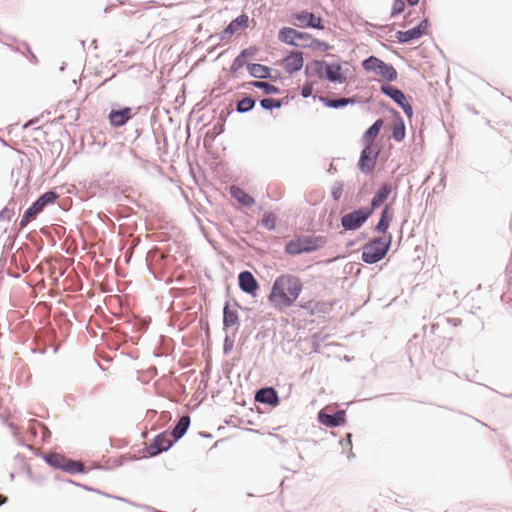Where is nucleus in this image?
I'll use <instances>...</instances> for the list:
<instances>
[{
  "mask_svg": "<svg viewBox=\"0 0 512 512\" xmlns=\"http://www.w3.org/2000/svg\"><path fill=\"white\" fill-rule=\"evenodd\" d=\"M46 461L52 467L62 469L69 473H81L84 471V465L82 462L68 459L58 453L49 454L46 456Z\"/></svg>",
  "mask_w": 512,
  "mask_h": 512,
  "instance_id": "obj_7",
  "label": "nucleus"
},
{
  "mask_svg": "<svg viewBox=\"0 0 512 512\" xmlns=\"http://www.w3.org/2000/svg\"><path fill=\"white\" fill-rule=\"evenodd\" d=\"M222 132V125H220L218 133Z\"/></svg>",
  "mask_w": 512,
  "mask_h": 512,
  "instance_id": "obj_41",
  "label": "nucleus"
},
{
  "mask_svg": "<svg viewBox=\"0 0 512 512\" xmlns=\"http://www.w3.org/2000/svg\"><path fill=\"white\" fill-rule=\"evenodd\" d=\"M262 225L268 230H273L276 227V216L273 213L266 214L262 220Z\"/></svg>",
  "mask_w": 512,
  "mask_h": 512,
  "instance_id": "obj_32",
  "label": "nucleus"
},
{
  "mask_svg": "<svg viewBox=\"0 0 512 512\" xmlns=\"http://www.w3.org/2000/svg\"><path fill=\"white\" fill-rule=\"evenodd\" d=\"M391 191H392L391 185L388 183H383L380 186V188L377 190L375 195L373 196V198L371 200V206L368 207V209H372V212H373L374 209H376L380 205H382L387 200Z\"/></svg>",
  "mask_w": 512,
  "mask_h": 512,
  "instance_id": "obj_18",
  "label": "nucleus"
},
{
  "mask_svg": "<svg viewBox=\"0 0 512 512\" xmlns=\"http://www.w3.org/2000/svg\"><path fill=\"white\" fill-rule=\"evenodd\" d=\"M392 137L396 141H402L405 137V126L402 120L396 123L392 130Z\"/></svg>",
  "mask_w": 512,
  "mask_h": 512,
  "instance_id": "obj_30",
  "label": "nucleus"
},
{
  "mask_svg": "<svg viewBox=\"0 0 512 512\" xmlns=\"http://www.w3.org/2000/svg\"><path fill=\"white\" fill-rule=\"evenodd\" d=\"M362 66L364 70L375 73L383 80L391 82L397 79L396 69L375 56L365 59L362 62Z\"/></svg>",
  "mask_w": 512,
  "mask_h": 512,
  "instance_id": "obj_5",
  "label": "nucleus"
},
{
  "mask_svg": "<svg viewBox=\"0 0 512 512\" xmlns=\"http://www.w3.org/2000/svg\"><path fill=\"white\" fill-rule=\"evenodd\" d=\"M303 55L299 51L290 52L282 61V66L286 72L292 74L301 70L303 67Z\"/></svg>",
  "mask_w": 512,
  "mask_h": 512,
  "instance_id": "obj_15",
  "label": "nucleus"
},
{
  "mask_svg": "<svg viewBox=\"0 0 512 512\" xmlns=\"http://www.w3.org/2000/svg\"><path fill=\"white\" fill-rule=\"evenodd\" d=\"M392 236L375 238L362 247L361 259L367 264H374L385 257L390 249Z\"/></svg>",
  "mask_w": 512,
  "mask_h": 512,
  "instance_id": "obj_2",
  "label": "nucleus"
},
{
  "mask_svg": "<svg viewBox=\"0 0 512 512\" xmlns=\"http://www.w3.org/2000/svg\"><path fill=\"white\" fill-rule=\"evenodd\" d=\"M254 104L255 102L252 98L245 97L238 102L237 110L239 112H247L253 108Z\"/></svg>",
  "mask_w": 512,
  "mask_h": 512,
  "instance_id": "obj_31",
  "label": "nucleus"
},
{
  "mask_svg": "<svg viewBox=\"0 0 512 512\" xmlns=\"http://www.w3.org/2000/svg\"><path fill=\"white\" fill-rule=\"evenodd\" d=\"M383 124L384 121L382 119H378L366 130L362 137L364 146L373 147L374 140L378 136Z\"/></svg>",
  "mask_w": 512,
  "mask_h": 512,
  "instance_id": "obj_19",
  "label": "nucleus"
},
{
  "mask_svg": "<svg viewBox=\"0 0 512 512\" xmlns=\"http://www.w3.org/2000/svg\"><path fill=\"white\" fill-rule=\"evenodd\" d=\"M302 40L304 41L303 44L310 43V40H308V39H302Z\"/></svg>",
  "mask_w": 512,
  "mask_h": 512,
  "instance_id": "obj_39",
  "label": "nucleus"
},
{
  "mask_svg": "<svg viewBox=\"0 0 512 512\" xmlns=\"http://www.w3.org/2000/svg\"><path fill=\"white\" fill-rule=\"evenodd\" d=\"M378 154V149L364 146L359 159V169L364 173H370L375 167Z\"/></svg>",
  "mask_w": 512,
  "mask_h": 512,
  "instance_id": "obj_12",
  "label": "nucleus"
},
{
  "mask_svg": "<svg viewBox=\"0 0 512 512\" xmlns=\"http://www.w3.org/2000/svg\"><path fill=\"white\" fill-rule=\"evenodd\" d=\"M278 38L280 41L289 45L298 46L296 39H308L310 40V43L302 44V47L319 49L321 51H327L330 48L328 43L313 38L309 33L299 32L290 27H283L280 29Z\"/></svg>",
  "mask_w": 512,
  "mask_h": 512,
  "instance_id": "obj_4",
  "label": "nucleus"
},
{
  "mask_svg": "<svg viewBox=\"0 0 512 512\" xmlns=\"http://www.w3.org/2000/svg\"><path fill=\"white\" fill-rule=\"evenodd\" d=\"M256 400L266 404H276L278 402V396L273 388H263L256 394Z\"/></svg>",
  "mask_w": 512,
  "mask_h": 512,
  "instance_id": "obj_21",
  "label": "nucleus"
},
{
  "mask_svg": "<svg viewBox=\"0 0 512 512\" xmlns=\"http://www.w3.org/2000/svg\"><path fill=\"white\" fill-rule=\"evenodd\" d=\"M312 92H313V86L311 84H306L303 86V88L301 90V95L304 98H307L312 95Z\"/></svg>",
  "mask_w": 512,
  "mask_h": 512,
  "instance_id": "obj_36",
  "label": "nucleus"
},
{
  "mask_svg": "<svg viewBox=\"0 0 512 512\" xmlns=\"http://www.w3.org/2000/svg\"><path fill=\"white\" fill-rule=\"evenodd\" d=\"M230 194L233 198H235L239 203H241L244 206H252L254 204V199L247 194L243 189L231 186L230 187Z\"/></svg>",
  "mask_w": 512,
  "mask_h": 512,
  "instance_id": "obj_22",
  "label": "nucleus"
},
{
  "mask_svg": "<svg viewBox=\"0 0 512 512\" xmlns=\"http://www.w3.org/2000/svg\"><path fill=\"white\" fill-rule=\"evenodd\" d=\"M249 73L256 78L265 79L270 75V69L262 64H250L248 65Z\"/></svg>",
  "mask_w": 512,
  "mask_h": 512,
  "instance_id": "obj_26",
  "label": "nucleus"
},
{
  "mask_svg": "<svg viewBox=\"0 0 512 512\" xmlns=\"http://www.w3.org/2000/svg\"><path fill=\"white\" fill-rule=\"evenodd\" d=\"M319 420L322 424H325L330 427H336L344 424L345 422V413L343 411H339L334 415H329L326 413L319 414Z\"/></svg>",
  "mask_w": 512,
  "mask_h": 512,
  "instance_id": "obj_20",
  "label": "nucleus"
},
{
  "mask_svg": "<svg viewBox=\"0 0 512 512\" xmlns=\"http://www.w3.org/2000/svg\"><path fill=\"white\" fill-rule=\"evenodd\" d=\"M303 290V283L298 276L281 274L273 282L268 295L270 305L276 310L291 307L299 298Z\"/></svg>",
  "mask_w": 512,
  "mask_h": 512,
  "instance_id": "obj_1",
  "label": "nucleus"
},
{
  "mask_svg": "<svg viewBox=\"0 0 512 512\" xmlns=\"http://www.w3.org/2000/svg\"><path fill=\"white\" fill-rule=\"evenodd\" d=\"M427 26V20H423L412 29L407 31H397L395 37L399 42L407 43L411 40L420 38L425 33Z\"/></svg>",
  "mask_w": 512,
  "mask_h": 512,
  "instance_id": "obj_14",
  "label": "nucleus"
},
{
  "mask_svg": "<svg viewBox=\"0 0 512 512\" xmlns=\"http://www.w3.org/2000/svg\"><path fill=\"white\" fill-rule=\"evenodd\" d=\"M392 212H391V209L390 207L387 205L385 206V208L383 209L382 213H381V217H380V220L376 226V230L379 231V232H386V230L389 228V225L392 221Z\"/></svg>",
  "mask_w": 512,
  "mask_h": 512,
  "instance_id": "obj_24",
  "label": "nucleus"
},
{
  "mask_svg": "<svg viewBox=\"0 0 512 512\" xmlns=\"http://www.w3.org/2000/svg\"><path fill=\"white\" fill-rule=\"evenodd\" d=\"M381 92L393 99L400 107L403 108L404 112L408 117L413 114L412 106L408 103L404 93L396 87L391 85H382Z\"/></svg>",
  "mask_w": 512,
  "mask_h": 512,
  "instance_id": "obj_10",
  "label": "nucleus"
},
{
  "mask_svg": "<svg viewBox=\"0 0 512 512\" xmlns=\"http://www.w3.org/2000/svg\"><path fill=\"white\" fill-rule=\"evenodd\" d=\"M405 9V2L403 0H394L392 5L391 15L396 16L402 13Z\"/></svg>",
  "mask_w": 512,
  "mask_h": 512,
  "instance_id": "obj_35",
  "label": "nucleus"
},
{
  "mask_svg": "<svg viewBox=\"0 0 512 512\" xmlns=\"http://www.w3.org/2000/svg\"><path fill=\"white\" fill-rule=\"evenodd\" d=\"M171 435L167 432L159 434L153 442L147 447L148 454L150 456H156L159 453L168 450L173 443Z\"/></svg>",
  "mask_w": 512,
  "mask_h": 512,
  "instance_id": "obj_13",
  "label": "nucleus"
},
{
  "mask_svg": "<svg viewBox=\"0 0 512 512\" xmlns=\"http://www.w3.org/2000/svg\"><path fill=\"white\" fill-rule=\"evenodd\" d=\"M247 53V50H243L242 53H241V56H245Z\"/></svg>",
  "mask_w": 512,
  "mask_h": 512,
  "instance_id": "obj_40",
  "label": "nucleus"
},
{
  "mask_svg": "<svg viewBox=\"0 0 512 512\" xmlns=\"http://www.w3.org/2000/svg\"><path fill=\"white\" fill-rule=\"evenodd\" d=\"M108 118L113 127H121L132 118V110L129 107L120 110H112Z\"/></svg>",
  "mask_w": 512,
  "mask_h": 512,
  "instance_id": "obj_17",
  "label": "nucleus"
},
{
  "mask_svg": "<svg viewBox=\"0 0 512 512\" xmlns=\"http://www.w3.org/2000/svg\"><path fill=\"white\" fill-rule=\"evenodd\" d=\"M252 85L256 88L262 89L265 94H277L279 93V88L269 84L267 82L255 81L252 82Z\"/></svg>",
  "mask_w": 512,
  "mask_h": 512,
  "instance_id": "obj_29",
  "label": "nucleus"
},
{
  "mask_svg": "<svg viewBox=\"0 0 512 512\" xmlns=\"http://www.w3.org/2000/svg\"><path fill=\"white\" fill-rule=\"evenodd\" d=\"M58 198V195L53 192V191H48L46 193H44L43 195H41L38 199H37V204L38 206L42 207V209H44V207L48 204H52L56 201V199Z\"/></svg>",
  "mask_w": 512,
  "mask_h": 512,
  "instance_id": "obj_28",
  "label": "nucleus"
},
{
  "mask_svg": "<svg viewBox=\"0 0 512 512\" xmlns=\"http://www.w3.org/2000/svg\"><path fill=\"white\" fill-rule=\"evenodd\" d=\"M353 100L349 98H341L338 100H327L326 105L333 108H339L346 106L349 103H352Z\"/></svg>",
  "mask_w": 512,
  "mask_h": 512,
  "instance_id": "obj_33",
  "label": "nucleus"
},
{
  "mask_svg": "<svg viewBox=\"0 0 512 512\" xmlns=\"http://www.w3.org/2000/svg\"><path fill=\"white\" fill-rule=\"evenodd\" d=\"M326 242L324 236H300L287 242L285 251L290 255L312 252L323 247Z\"/></svg>",
  "mask_w": 512,
  "mask_h": 512,
  "instance_id": "obj_3",
  "label": "nucleus"
},
{
  "mask_svg": "<svg viewBox=\"0 0 512 512\" xmlns=\"http://www.w3.org/2000/svg\"><path fill=\"white\" fill-rule=\"evenodd\" d=\"M371 215L372 209L362 207L342 216L341 225L345 230H356L360 228Z\"/></svg>",
  "mask_w": 512,
  "mask_h": 512,
  "instance_id": "obj_8",
  "label": "nucleus"
},
{
  "mask_svg": "<svg viewBox=\"0 0 512 512\" xmlns=\"http://www.w3.org/2000/svg\"><path fill=\"white\" fill-rule=\"evenodd\" d=\"M249 18L246 14L238 16L221 32V41H229L235 33L245 30L248 27Z\"/></svg>",
  "mask_w": 512,
  "mask_h": 512,
  "instance_id": "obj_11",
  "label": "nucleus"
},
{
  "mask_svg": "<svg viewBox=\"0 0 512 512\" xmlns=\"http://www.w3.org/2000/svg\"><path fill=\"white\" fill-rule=\"evenodd\" d=\"M260 103L264 109L279 108L281 106V102L273 98H265Z\"/></svg>",
  "mask_w": 512,
  "mask_h": 512,
  "instance_id": "obj_34",
  "label": "nucleus"
},
{
  "mask_svg": "<svg viewBox=\"0 0 512 512\" xmlns=\"http://www.w3.org/2000/svg\"><path fill=\"white\" fill-rule=\"evenodd\" d=\"M42 210V207L38 206L37 202H34L33 205L25 211L23 217L20 220V226L25 227Z\"/></svg>",
  "mask_w": 512,
  "mask_h": 512,
  "instance_id": "obj_27",
  "label": "nucleus"
},
{
  "mask_svg": "<svg viewBox=\"0 0 512 512\" xmlns=\"http://www.w3.org/2000/svg\"><path fill=\"white\" fill-rule=\"evenodd\" d=\"M223 323L226 328L235 327L238 324V311L236 308L229 305L224 307Z\"/></svg>",
  "mask_w": 512,
  "mask_h": 512,
  "instance_id": "obj_23",
  "label": "nucleus"
},
{
  "mask_svg": "<svg viewBox=\"0 0 512 512\" xmlns=\"http://www.w3.org/2000/svg\"><path fill=\"white\" fill-rule=\"evenodd\" d=\"M239 287L246 293L255 295L259 289V284L255 277L249 271L241 272L238 276Z\"/></svg>",
  "mask_w": 512,
  "mask_h": 512,
  "instance_id": "obj_16",
  "label": "nucleus"
},
{
  "mask_svg": "<svg viewBox=\"0 0 512 512\" xmlns=\"http://www.w3.org/2000/svg\"><path fill=\"white\" fill-rule=\"evenodd\" d=\"M291 23L295 26L305 28L312 27L317 29H323L322 19L315 14L307 11H301L299 13L292 14Z\"/></svg>",
  "mask_w": 512,
  "mask_h": 512,
  "instance_id": "obj_9",
  "label": "nucleus"
},
{
  "mask_svg": "<svg viewBox=\"0 0 512 512\" xmlns=\"http://www.w3.org/2000/svg\"><path fill=\"white\" fill-rule=\"evenodd\" d=\"M311 67L320 78H325L330 82H338L340 84L345 83L347 78L342 72L340 64H328L324 61L315 60Z\"/></svg>",
  "mask_w": 512,
  "mask_h": 512,
  "instance_id": "obj_6",
  "label": "nucleus"
},
{
  "mask_svg": "<svg viewBox=\"0 0 512 512\" xmlns=\"http://www.w3.org/2000/svg\"><path fill=\"white\" fill-rule=\"evenodd\" d=\"M7 502V497L0 495V506L5 504Z\"/></svg>",
  "mask_w": 512,
  "mask_h": 512,
  "instance_id": "obj_37",
  "label": "nucleus"
},
{
  "mask_svg": "<svg viewBox=\"0 0 512 512\" xmlns=\"http://www.w3.org/2000/svg\"><path fill=\"white\" fill-rule=\"evenodd\" d=\"M410 5H416L419 0H407Z\"/></svg>",
  "mask_w": 512,
  "mask_h": 512,
  "instance_id": "obj_38",
  "label": "nucleus"
},
{
  "mask_svg": "<svg viewBox=\"0 0 512 512\" xmlns=\"http://www.w3.org/2000/svg\"><path fill=\"white\" fill-rule=\"evenodd\" d=\"M189 425L190 417L187 415L182 416L171 433V436L174 438V440L181 438L187 431Z\"/></svg>",
  "mask_w": 512,
  "mask_h": 512,
  "instance_id": "obj_25",
  "label": "nucleus"
}]
</instances>
